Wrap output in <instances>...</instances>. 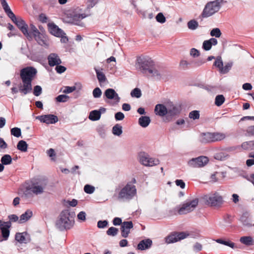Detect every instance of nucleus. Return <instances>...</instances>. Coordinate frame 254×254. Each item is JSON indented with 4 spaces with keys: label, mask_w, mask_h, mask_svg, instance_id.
I'll return each mask as SVG.
<instances>
[{
    "label": "nucleus",
    "mask_w": 254,
    "mask_h": 254,
    "mask_svg": "<svg viewBox=\"0 0 254 254\" xmlns=\"http://www.w3.org/2000/svg\"><path fill=\"white\" fill-rule=\"evenodd\" d=\"M37 73L36 69L32 66H27L20 70L22 83L19 84V90L21 94L25 95L32 91V82Z\"/></svg>",
    "instance_id": "obj_1"
},
{
    "label": "nucleus",
    "mask_w": 254,
    "mask_h": 254,
    "mask_svg": "<svg viewBox=\"0 0 254 254\" xmlns=\"http://www.w3.org/2000/svg\"><path fill=\"white\" fill-rule=\"evenodd\" d=\"M137 64L141 72L147 76L160 78L161 74L153 67L154 63L151 58L148 57H139L137 59Z\"/></svg>",
    "instance_id": "obj_2"
},
{
    "label": "nucleus",
    "mask_w": 254,
    "mask_h": 254,
    "mask_svg": "<svg viewBox=\"0 0 254 254\" xmlns=\"http://www.w3.org/2000/svg\"><path fill=\"white\" fill-rule=\"evenodd\" d=\"M74 224L73 214L68 210H64L61 213L59 218L57 220L56 226L62 231L70 229Z\"/></svg>",
    "instance_id": "obj_3"
},
{
    "label": "nucleus",
    "mask_w": 254,
    "mask_h": 254,
    "mask_svg": "<svg viewBox=\"0 0 254 254\" xmlns=\"http://www.w3.org/2000/svg\"><path fill=\"white\" fill-rule=\"evenodd\" d=\"M136 193L135 186L131 183H128L119 191L118 199L122 201H128L132 199Z\"/></svg>",
    "instance_id": "obj_4"
},
{
    "label": "nucleus",
    "mask_w": 254,
    "mask_h": 254,
    "mask_svg": "<svg viewBox=\"0 0 254 254\" xmlns=\"http://www.w3.org/2000/svg\"><path fill=\"white\" fill-rule=\"evenodd\" d=\"M224 0H215L208 2L205 5L200 14L202 18L210 17L218 12L221 7Z\"/></svg>",
    "instance_id": "obj_5"
},
{
    "label": "nucleus",
    "mask_w": 254,
    "mask_h": 254,
    "mask_svg": "<svg viewBox=\"0 0 254 254\" xmlns=\"http://www.w3.org/2000/svg\"><path fill=\"white\" fill-rule=\"evenodd\" d=\"M205 203L211 206L219 207L223 202V198L218 192H211L203 196Z\"/></svg>",
    "instance_id": "obj_6"
},
{
    "label": "nucleus",
    "mask_w": 254,
    "mask_h": 254,
    "mask_svg": "<svg viewBox=\"0 0 254 254\" xmlns=\"http://www.w3.org/2000/svg\"><path fill=\"white\" fill-rule=\"evenodd\" d=\"M47 186V182L45 181H40L36 183L33 184L24 192L23 196L25 197H28L30 192L36 195L43 193Z\"/></svg>",
    "instance_id": "obj_7"
},
{
    "label": "nucleus",
    "mask_w": 254,
    "mask_h": 254,
    "mask_svg": "<svg viewBox=\"0 0 254 254\" xmlns=\"http://www.w3.org/2000/svg\"><path fill=\"white\" fill-rule=\"evenodd\" d=\"M10 19L16 25L28 40H32V36L28 31V25L26 24L25 21L20 17H16L15 15L14 18H12Z\"/></svg>",
    "instance_id": "obj_8"
},
{
    "label": "nucleus",
    "mask_w": 254,
    "mask_h": 254,
    "mask_svg": "<svg viewBox=\"0 0 254 254\" xmlns=\"http://www.w3.org/2000/svg\"><path fill=\"white\" fill-rule=\"evenodd\" d=\"M185 110L182 107V105H175L170 101L166 102L165 105L157 104L156 105L154 111H179L180 110Z\"/></svg>",
    "instance_id": "obj_9"
},
{
    "label": "nucleus",
    "mask_w": 254,
    "mask_h": 254,
    "mask_svg": "<svg viewBox=\"0 0 254 254\" xmlns=\"http://www.w3.org/2000/svg\"><path fill=\"white\" fill-rule=\"evenodd\" d=\"M198 203V199L194 198L192 200L186 201L178 210L180 215L185 214L194 210Z\"/></svg>",
    "instance_id": "obj_10"
},
{
    "label": "nucleus",
    "mask_w": 254,
    "mask_h": 254,
    "mask_svg": "<svg viewBox=\"0 0 254 254\" xmlns=\"http://www.w3.org/2000/svg\"><path fill=\"white\" fill-rule=\"evenodd\" d=\"M207 157L201 156L197 158H192L188 162V165L191 167L199 168L205 166L208 162Z\"/></svg>",
    "instance_id": "obj_11"
},
{
    "label": "nucleus",
    "mask_w": 254,
    "mask_h": 254,
    "mask_svg": "<svg viewBox=\"0 0 254 254\" xmlns=\"http://www.w3.org/2000/svg\"><path fill=\"white\" fill-rule=\"evenodd\" d=\"M188 236L185 232L175 233L172 234L165 238V242L167 244H171L186 238Z\"/></svg>",
    "instance_id": "obj_12"
},
{
    "label": "nucleus",
    "mask_w": 254,
    "mask_h": 254,
    "mask_svg": "<svg viewBox=\"0 0 254 254\" xmlns=\"http://www.w3.org/2000/svg\"><path fill=\"white\" fill-rule=\"evenodd\" d=\"M11 226V224L10 222H1V236L2 238V239H1V241H6L8 239L10 231L9 228Z\"/></svg>",
    "instance_id": "obj_13"
},
{
    "label": "nucleus",
    "mask_w": 254,
    "mask_h": 254,
    "mask_svg": "<svg viewBox=\"0 0 254 254\" xmlns=\"http://www.w3.org/2000/svg\"><path fill=\"white\" fill-rule=\"evenodd\" d=\"M133 228L131 221H124L121 227V235L124 238H127L130 233V229Z\"/></svg>",
    "instance_id": "obj_14"
},
{
    "label": "nucleus",
    "mask_w": 254,
    "mask_h": 254,
    "mask_svg": "<svg viewBox=\"0 0 254 254\" xmlns=\"http://www.w3.org/2000/svg\"><path fill=\"white\" fill-rule=\"evenodd\" d=\"M36 119L47 124H55L58 121V118L56 116L51 114L38 116Z\"/></svg>",
    "instance_id": "obj_15"
},
{
    "label": "nucleus",
    "mask_w": 254,
    "mask_h": 254,
    "mask_svg": "<svg viewBox=\"0 0 254 254\" xmlns=\"http://www.w3.org/2000/svg\"><path fill=\"white\" fill-rule=\"evenodd\" d=\"M104 95L109 99H113L114 104H118L120 101V98L113 89L108 88L104 92Z\"/></svg>",
    "instance_id": "obj_16"
},
{
    "label": "nucleus",
    "mask_w": 254,
    "mask_h": 254,
    "mask_svg": "<svg viewBox=\"0 0 254 254\" xmlns=\"http://www.w3.org/2000/svg\"><path fill=\"white\" fill-rule=\"evenodd\" d=\"M48 64L50 66L58 65L62 63L60 57L55 53H51L48 57Z\"/></svg>",
    "instance_id": "obj_17"
},
{
    "label": "nucleus",
    "mask_w": 254,
    "mask_h": 254,
    "mask_svg": "<svg viewBox=\"0 0 254 254\" xmlns=\"http://www.w3.org/2000/svg\"><path fill=\"white\" fill-rule=\"evenodd\" d=\"M15 240L20 243L26 244L30 241V238L27 233H17L15 236Z\"/></svg>",
    "instance_id": "obj_18"
},
{
    "label": "nucleus",
    "mask_w": 254,
    "mask_h": 254,
    "mask_svg": "<svg viewBox=\"0 0 254 254\" xmlns=\"http://www.w3.org/2000/svg\"><path fill=\"white\" fill-rule=\"evenodd\" d=\"M49 28L50 33L55 36L60 37L64 34L63 31L54 24H49Z\"/></svg>",
    "instance_id": "obj_19"
},
{
    "label": "nucleus",
    "mask_w": 254,
    "mask_h": 254,
    "mask_svg": "<svg viewBox=\"0 0 254 254\" xmlns=\"http://www.w3.org/2000/svg\"><path fill=\"white\" fill-rule=\"evenodd\" d=\"M1 5L2 7V8L3 9L5 14L10 19L14 17L15 14L11 10L9 6L5 0H1Z\"/></svg>",
    "instance_id": "obj_20"
},
{
    "label": "nucleus",
    "mask_w": 254,
    "mask_h": 254,
    "mask_svg": "<svg viewBox=\"0 0 254 254\" xmlns=\"http://www.w3.org/2000/svg\"><path fill=\"white\" fill-rule=\"evenodd\" d=\"M212 136L211 132L202 133L199 135V141L203 143L213 142Z\"/></svg>",
    "instance_id": "obj_21"
},
{
    "label": "nucleus",
    "mask_w": 254,
    "mask_h": 254,
    "mask_svg": "<svg viewBox=\"0 0 254 254\" xmlns=\"http://www.w3.org/2000/svg\"><path fill=\"white\" fill-rule=\"evenodd\" d=\"M151 123V119L149 117L142 116L138 121V125L143 128L147 127Z\"/></svg>",
    "instance_id": "obj_22"
},
{
    "label": "nucleus",
    "mask_w": 254,
    "mask_h": 254,
    "mask_svg": "<svg viewBox=\"0 0 254 254\" xmlns=\"http://www.w3.org/2000/svg\"><path fill=\"white\" fill-rule=\"evenodd\" d=\"M156 115L160 116L165 122H169L175 115L174 112H156Z\"/></svg>",
    "instance_id": "obj_23"
},
{
    "label": "nucleus",
    "mask_w": 254,
    "mask_h": 254,
    "mask_svg": "<svg viewBox=\"0 0 254 254\" xmlns=\"http://www.w3.org/2000/svg\"><path fill=\"white\" fill-rule=\"evenodd\" d=\"M152 241L149 239L143 240L139 242L137 245L138 250H144L149 248L152 245Z\"/></svg>",
    "instance_id": "obj_24"
},
{
    "label": "nucleus",
    "mask_w": 254,
    "mask_h": 254,
    "mask_svg": "<svg viewBox=\"0 0 254 254\" xmlns=\"http://www.w3.org/2000/svg\"><path fill=\"white\" fill-rule=\"evenodd\" d=\"M240 242L247 246L254 245V239L250 236L241 237L240 239Z\"/></svg>",
    "instance_id": "obj_25"
},
{
    "label": "nucleus",
    "mask_w": 254,
    "mask_h": 254,
    "mask_svg": "<svg viewBox=\"0 0 254 254\" xmlns=\"http://www.w3.org/2000/svg\"><path fill=\"white\" fill-rule=\"evenodd\" d=\"M32 215L33 212L31 210H27L25 212V213H24L20 216V219L19 220V223H23L24 222H26L32 216Z\"/></svg>",
    "instance_id": "obj_26"
},
{
    "label": "nucleus",
    "mask_w": 254,
    "mask_h": 254,
    "mask_svg": "<svg viewBox=\"0 0 254 254\" xmlns=\"http://www.w3.org/2000/svg\"><path fill=\"white\" fill-rule=\"evenodd\" d=\"M33 37L35 38V40L39 45L41 46H44L47 45L44 36L40 32L33 35Z\"/></svg>",
    "instance_id": "obj_27"
},
{
    "label": "nucleus",
    "mask_w": 254,
    "mask_h": 254,
    "mask_svg": "<svg viewBox=\"0 0 254 254\" xmlns=\"http://www.w3.org/2000/svg\"><path fill=\"white\" fill-rule=\"evenodd\" d=\"M12 162V158L8 154L4 155L1 158V172L3 171L4 169L3 165H9Z\"/></svg>",
    "instance_id": "obj_28"
},
{
    "label": "nucleus",
    "mask_w": 254,
    "mask_h": 254,
    "mask_svg": "<svg viewBox=\"0 0 254 254\" xmlns=\"http://www.w3.org/2000/svg\"><path fill=\"white\" fill-rule=\"evenodd\" d=\"M225 177V173L224 172H216L212 174L210 176V181L216 182L221 179H223Z\"/></svg>",
    "instance_id": "obj_29"
},
{
    "label": "nucleus",
    "mask_w": 254,
    "mask_h": 254,
    "mask_svg": "<svg viewBox=\"0 0 254 254\" xmlns=\"http://www.w3.org/2000/svg\"><path fill=\"white\" fill-rule=\"evenodd\" d=\"M213 142L221 141L225 138L226 135L224 133L222 132H213L212 133Z\"/></svg>",
    "instance_id": "obj_30"
},
{
    "label": "nucleus",
    "mask_w": 254,
    "mask_h": 254,
    "mask_svg": "<svg viewBox=\"0 0 254 254\" xmlns=\"http://www.w3.org/2000/svg\"><path fill=\"white\" fill-rule=\"evenodd\" d=\"M112 133L116 136H120L123 133L122 127L119 124H116L113 127Z\"/></svg>",
    "instance_id": "obj_31"
},
{
    "label": "nucleus",
    "mask_w": 254,
    "mask_h": 254,
    "mask_svg": "<svg viewBox=\"0 0 254 254\" xmlns=\"http://www.w3.org/2000/svg\"><path fill=\"white\" fill-rule=\"evenodd\" d=\"M96 130L101 137H105L106 135V128L104 125H99L97 127Z\"/></svg>",
    "instance_id": "obj_32"
},
{
    "label": "nucleus",
    "mask_w": 254,
    "mask_h": 254,
    "mask_svg": "<svg viewBox=\"0 0 254 254\" xmlns=\"http://www.w3.org/2000/svg\"><path fill=\"white\" fill-rule=\"evenodd\" d=\"M149 157V156L144 152L140 153L138 155L140 163L145 166V164L147 163Z\"/></svg>",
    "instance_id": "obj_33"
},
{
    "label": "nucleus",
    "mask_w": 254,
    "mask_h": 254,
    "mask_svg": "<svg viewBox=\"0 0 254 254\" xmlns=\"http://www.w3.org/2000/svg\"><path fill=\"white\" fill-rule=\"evenodd\" d=\"M28 145L26 141L20 140L17 145V149L22 152H26L27 150Z\"/></svg>",
    "instance_id": "obj_34"
},
{
    "label": "nucleus",
    "mask_w": 254,
    "mask_h": 254,
    "mask_svg": "<svg viewBox=\"0 0 254 254\" xmlns=\"http://www.w3.org/2000/svg\"><path fill=\"white\" fill-rule=\"evenodd\" d=\"M216 242L219 244H221L228 246L232 249H234L236 248L235 244L230 241H226L221 239H218L216 240Z\"/></svg>",
    "instance_id": "obj_35"
},
{
    "label": "nucleus",
    "mask_w": 254,
    "mask_h": 254,
    "mask_svg": "<svg viewBox=\"0 0 254 254\" xmlns=\"http://www.w3.org/2000/svg\"><path fill=\"white\" fill-rule=\"evenodd\" d=\"M94 69L96 71L97 77L99 82L100 83L104 82L107 80L105 74L102 72L100 71L96 68H95Z\"/></svg>",
    "instance_id": "obj_36"
},
{
    "label": "nucleus",
    "mask_w": 254,
    "mask_h": 254,
    "mask_svg": "<svg viewBox=\"0 0 254 254\" xmlns=\"http://www.w3.org/2000/svg\"><path fill=\"white\" fill-rule=\"evenodd\" d=\"M101 115V112H90L88 118L90 120L95 121L100 119Z\"/></svg>",
    "instance_id": "obj_37"
},
{
    "label": "nucleus",
    "mask_w": 254,
    "mask_h": 254,
    "mask_svg": "<svg viewBox=\"0 0 254 254\" xmlns=\"http://www.w3.org/2000/svg\"><path fill=\"white\" fill-rule=\"evenodd\" d=\"M232 66V63H227L224 66H222V68H221L220 72L223 74L227 73L231 69Z\"/></svg>",
    "instance_id": "obj_38"
},
{
    "label": "nucleus",
    "mask_w": 254,
    "mask_h": 254,
    "mask_svg": "<svg viewBox=\"0 0 254 254\" xmlns=\"http://www.w3.org/2000/svg\"><path fill=\"white\" fill-rule=\"evenodd\" d=\"M159 160L153 158L149 157L147 163L145 164L146 166H153L159 164Z\"/></svg>",
    "instance_id": "obj_39"
},
{
    "label": "nucleus",
    "mask_w": 254,
    "mask_h": 254,
    "mask_svg": "<svg viewBox=\"0 0 254 254\" xmlns=\"http://www.w3.org/2000/svg\"><path fill=\"white\" fill-rule=\"evenodd\" d=\"M188 26L190 29L195 30L198 27V23L195 20H191L188 22Z\"/></svg>",
    "instance_id": "obj_40"
},
{
    "label": "nucleus",
    "mask_w": 254,
    "mask_h": 254,
    "mask_svg": "<svg viewBox=\"0 0 254 254\" xmlns=\"http://www.w3.org/2000/svg\"><path fill=\"white\" fill-rule=\"evenodd\" d=\"M118 231V229L111 227L109 228L106 233L108 235L114 237L117 235Z\"/></svg>",
    "instance_id": "obj_41"
},
{
    "label": "nucleus",
    "mask_w": 254,
    "mask_h": 254,
    "mask_svg": "<svg viewBox=\"0 0 254 254\" xmlns=\"http://www.w3.org/2000/svg\"><path fill=\"white\" fill-rule=\"evenodd\" d=\"M225 98L222 95H217L215 98V104L218 106H221L224 102Z\"/></svg>",
    "instance_id": "obj_42"
},
{
    "label": "nucleus",
    "mask_w": 254,
    "mask_h": 254,
    "mask_svg": "<svg viewBox=\"0 0 254 254\" xmlns=\"http://www.w3.org/2000/svg\"><path fill=\"white\" fill-rule=\"evenodd\" d=\"M130 95L133 97L139 98L141 96V92L140 89L135 88L130 93Z\"/></svg>",
    "instance_id": "obj_43"
},
{
    "label": "nucleus",
    "mask_w": 254,
    "mask_h": 254,
    "mask_svg": "<svg viewBox=\"0 0 254 254\" xmlns=\"http://www.w3.org/2000/svg\"><path fill=\"white\" fill-rule=\"evenodd\" d=\"M11 134L16 137H20L21 135L20 128L16 127L12 128L11 129Z\"/></svg>",
    "instance_id": "obj_44"
},
{
    "label": "nucleus",
    "mask_w": 254,
    "mask_h": 254,
    "mask_svg": "<svg viewBox=\"0 0 254 254\" xmlns=\"http://www.w3.org/2000/svg\"><path fill=\"white\" fill-rule=\"evenodd\" d=\"M94 187L90 185H86L84 187V191L88 194H91L95 191Z\"/></svg>",
    "instance_id": "obj_45"
},
{
    "label": "nucleus",
    "mask_w": 254,
    "mask_h": 254,
    "mask_svg": "<svg viewBox=\"0 0 254 254\" xmlns=\"http://www.w3.org/2000/svg\"><path fill=\"white\" fill-rule=\"evenodd\" d=\"M221 31L218 28H213L210 32V35L212 37L215 36L216 38H219L221 36Z\"/></svg>",
    "instance_id": "obj_46"
},
{
    "label": "nucleus",
    "mask_w": 254,
    "mask_h": 254,
    "mask_svg": "<svg viewBox=\"0 0 254 254\" xmlns=\"http://www.w3.org/2000/svg\"><path fill=\"white\" fill-rule=\"evenodd\" d=\"M254 145V141H250L243 143L242 144V147L244 149H250L251 147Z\"/></svg>",
    "instance_id": "obj_47"
},
{
    "label": "nucleus",
    "mask_w": 254,
    "mask_h": 254,
    "mask_svg": "<svg viewBox=\"0 0 254 254\" xmlns=\"http://www.w3.org/2000/svg\"><path fill=\"white\" fill-rule=\"evenodd\" d=\"M156 19L157 22L161 23H164L166 21V18L164 16L162 13L160 12L156 16Z\"/></svg>",
    "instance_id": "obj_48"
},
{
    "label": "nucleus",
    "mask_w": 254,
    "mask_h": 254,
    "mask_svg": "<svg viewBox=\"0 0 254 254\" xmlns=\"http://www.w3.org/2000/svg\"><path fill=\"white\" fill-rule=\"evenodd\" d=\"M214 65L219 68V71L220 70L221 68H222L223 65V62L220 57H218L217 58L216 61L214 63Z\"/></svg>",
    "instance_id": "obj_49"
},
{
    "label": "nucleus",
    "mask_w": 254,
    "mask_h": 254,
    "mask_svg": "<svg viewBox=\"0 0 254 254\" xmlns=\"http://www.w3.org/2000/svg\"><path fill=\"white\" fill-rule=\"evenodd\" d=\"M42 88L39 85L34 86L33 89V94L36 96H39L42 93Z\"/></svg>",
    "instance_id": "obj_50"
},
{
    "label": "nucleus",
    "mask_w": 254,
    "mask_h": 254,
    "mask_svg": "<svg viewBox=\"0 0 254 254\" xmlns=\"http://www.w3.org/2000/svg\"><path fill=\"white\" fill-rule=\"evenodd\" d=\"M69 97L65 95H60L57 98L56 100L59 102H64L67 101Z\"/></svg>",
    "instance_id": "obj_51"
},
{
    "label": "nucleus",
    "mask_w": 254,
    "mask_h": 254,
    "mask_svg": "<svg viewBox=\"0 0 254 254\" xmlns=\"http://www.w3.org/2000/svg\"><path fill=\"white\" fill-rule=\"evenodd\" d=\"M211 43L209 42V40H205L203 42L202 48L204 50L208 51L211 49Z\"/></svg>",
    "instance_id": "obj_52"
},
{
    "label": "nucleus",
    "mask_w": 254,
    "mask_h": 254,
    "mask_svg": "<svg viewBox=\"0 0 254 254\" xmlns=\"http://www.w3.org/2000/svg\"><path fill=\"white\" fill-rule=\"evenodd\" d=\"M102 94V91L99 87L95 88L93 91V95L94 98H99Z\"/></svg>",
    "instance_id": "obj_53"
},
{
    "label": "nucleus",
    "mask_w": 254,
    "mask_h": 254,
    "mask_svg": "<svg viewBox=\"0 0 254 254\" xmlns=\"http://www.w3.org/2000/svg\"><path fill=\"white\" fill-rule=\"evenodd\" d=\"M55 69L58 73L61 74L64 72L66 70V68L64 66L61 65L59 64L56 65Z\"/></svg>",
    "instance_id": "obj_54"
},
{
    "label": "nucleus",
    "mask_w": 254,
    "mask_h": 254,
    "mask_svg": "<svg viewBox=\"0 0 254 254\" xmlns=\"http://www.w3.org/2000/svg\"><path fill=\"white\" fill-rule=\"evenodd\" d=\"M249 214L246 212V213H244L241 217V221L245 225H247L248 223L247 219L249 217Z\"/></svg>",
    "instance_id": "obj_55"
},
{
    "label": "nucleus",
    "mask_w": 254,
    "mask_h": 254,
    "mask_svg": "<svg viewBox=\"0 0 254 254\" xmlns=\"http://www.w3.org/2000/svg\"><path fill=\"white\" fill-rule=\"evenodd\" d=\"M30 28L31 32H29L31 34V36L33 37V35H35V34L38 33L39 32V30L37 29V28L36 27L35 25H34L33 24H31L30 25Z\"/></svg>",
    "instance_id": "obj_56"
},
{
    "label": "nucleus",
    "mask_w": 254,
    "mask_h": 254,
    "mask_svg": "<svg viewBox=\"0 0 254 254\" xmlns=\"http://www.w3.org/2000/svg\"><path fill=\"white\" fill-rule=\"evenodd\" d=\"M75 86H65L63 90V92L64 93H70L75 90Z\"/></svg>",
    "instance_id": "obj_57"
},
{
    "label": "nucleus",
    "mask_w": 254,
    "mask_h": 254,
    "mask_svg": "<svg viewBox=\"0 0 254 254\" xmlns=\"http://www.w3.org/2000/svg\"><path fill=\"white\" fill-rule=\"evenodd\" d=\"M108 223V221L106 220H100L97 223V226L99 228H104L107 226Z\"/></svg>",
    "instance_id": "obj_58"
},
{
    "label": "nucleus",
    "mask_w": 254,
    "mask_h": 254,
    "mask_svg": "<svg viewBox=\"0 0 254 254\" xmlns=\"http://www.w3.org/2000/svg\"><path fill=\"white\" fill-rule=\"evenodd\" d=\"M86 214L85 212L81 211L77 214V218L78 220L84 221L86 220Z\"/></svg>",
    "instance_id": "obj_59"
},
{
    "label": "nucleus",
    "mask_w": 254,
    "mask_h": 254,
    "mask_svg": "<svg viewBox=\"0 0 254 254\" xmlns=\"http://www.w3.org/2000/svg\"><path fill=\"white\" fill-rule=\"evenodd\" d=\"M116 121L123 120L125 118V115L122 112H117L115 115Z\"/></svg>",
    "instance_id": "obj_60"
},
{
    "label": "nucleus",
    "mask_w": 254,
    "mask_h": 254,
    "mask_svg": "<svg viewBox=\"0 0 254 254\" xmlns=\"http://www.w3.org/2000/svg\"><path fill=\"white\" fill-rule=\"evenodd\" d=\"M175 183L177 186L180 187L182 189H184L185 188L186 184L182 180H176Z\"/></svg>",
    "instance_id": "obj_61"
},
{
    "label": "nucleus",
    "mask_w": 254,
    "mask_h": 254,
    "mask_svg": "<svg viewBox=\"0 0 254 254\" xmlns=\"http://www.w3.org/2000/svg\"><path fill=\"white\" fill-rule=\"evenodd\" d=\"M189 118L193 120L198 119L199 118V112H190Z\"/></svg>",
    "instance_id": "obj_62"
},
{
    "label": "nucleus",
    "mask_w": 254,
    "mask_h": 254,
    "mask_svg": "<svg viewBox=\"0 0 254 254\" xmlns=\"http://www.w3.org/2000/svg\"><path fill=\"white\" fill-rule=\"evenodd\" d=\"M9 221L8 222H16L17 221H19L18 217L17 215L15 214H12L8 216Z\"/></svg>",
    "instance_id": "obj_63"
},
{
    "label": "nucleus",
    "mask_w": 254,
    "mask_h": 254,
    "mask_svg": "<svg viewBox=\"0 0 254 254\" xmlns=\"http://www.w3.org/2000/svg\"><path fill=\"white\" fill-rule=\"evenodd\" d=\"M190 54L193 57H196L199 55V52L196 49L192 48L190 50Z\"/></svg>",
    "instance_id": "obj_64"
}]
</instances>
